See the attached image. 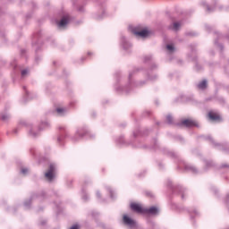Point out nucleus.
Returning <instances> with one entry per match:
<instances>
[{
    "mask_svg": "<svg viewBox=\"0 0 229 229\" xmlns=\"http://www.w3.org/2000/svg\"><path fill=\"white\" fill-rule=\"evenodd\" d=\"M207 8H208V11L210 12V8L208 6H207Z\"/></svg>",
    "mask_w": 229,
    "mask_h": 229,
    "instance_id": "26",
    "label": "nucleus"
},
{
    "mask_svg": "<svg viewBox=\"0 0 229 229\" xmlns=\"http://www.w3.org/2000/svg\"><path fill=\"white\" fill-rule=\"evenodd\" d=\"M97 196L99 198V191L97 192Z\"/></svg>",
    "mask_w": 229,
    "mask_h": 229,
    "instance_id": "25",
    "label": "nucleus"
},
{
    "mask_svg": "<svg viewBox=\"0 0 229 229\" xmlns=\"http://www.w3.org/2000/svg\"><path fill=\"white\" fill-rule=\"evenodd\" d=\"M208 117L211 121H221V115H219L217 113L209 112Z\"/></svg>",
    "mask_w": 229,
    "mask_h": 229,
    "instance_id": "9",
    "label": "nucleus"
},
{
    "mask_svg": "<svg viewBox=\"0 0 229 229\" xmlns=\"http://www.w3.org/2000/svg\"><path fill=\"white\" fill-rule=\"evenodd\" d=\"M180 28H182V23L181 22H174L171 26H170V30H172V31H178V30H180Z\"/></svg>",
    "mask_w": 229,
    "mask_h": 229,
    "instance_id": "12",
    "label": "nucleus"
},
{
    "mask_svg": "<svg viewBox=\"0 0 229 229\" xmlns=\"http://www.w3.org/2000/svg\"><path fill=\"white\" fill-rule=\"evenodd\" d=\"M25 207H28V203L27 202H25Z\"/></svg>",
    "mask_w": 229,
    "mask_h": 229,
    "instance_id": "28",
    "label": "nucleus"
},
{
    "mask_svg": "<svg viewBox=\"0 0 229 229\" xmlns=\"http://www.w3.org/2000/svg\"><path fill=\"white\" fill-rule=\"evenodd\" d=\"M109 192H110V194H111V198H112V191H111V190H109Z\"/></svg>",
    "mask_w": 229,
    "mask_h": 229,
    "instance_id": "27",
    "label": "nucleus"
},
{
    "mask_svg": "<svg viewBox=\"0 0 229 229\" xmlns=\"http://www.w3.org/2000/svg\"><path fill=\"white\" fill-rule=\"evenodd\" d=\"M56 171V165L55 164H50L48 171L45 174V177L48 182H53L55 180Z\"/></svg>",
    "mask_w": 229,
    "mask_h": 229,
    "instance_id": "2",
    "label": "nucleus"
},
{
    "mask_svg": "<svg viewBox=\"0 0 229 229\" xmlns=\"http://www.w3.org/2000/svg\"><path fill=\"white\" fill-rule=\"evenodd\" d=\"M63 139H64L63 137H59V138L57 139L58 142H62Z\"/></svg>",
    "mask_w": 229,
    "mask_h": 229,
    "instance_id": "23",
    "label": "nucleus"
},
{
    "mask_svg": "<svg viewBox=\"0 0 229 229\" xmlns=\"http://www.w3.org/2000/svg\"><path fill=\"white\" fill-rule=\"evenodd\" d=\"M56 112L59 115H64V114H65V112H67V109L64 108V107H58V108H56Z\"/></svg>",
    "mask_w": 229,
    "mask_h": 229,
    "instance_id": "15",
    "label": "nucleus"
},
{
    "mask_svg": "<svg viewBox=\"0 0 229 229\" xmlns=\"http://www.w3.org/2000/svg\"><path fill=\"white\" fill-rule=\"evenodd\" d=\"M182 124L183 126H188V127L196 126V121L191 120V119H186V120H183V121L182 122Z\"/></svg>",
    "mask_w": 229,
    "mask_h": 229,
    "instance_id": "10",
    "label": "nucleus"
},
{
    "mask_svg": "<svg viewBox=\"0 0 229 229\" xmlns=\"http://www.w3.org/2000/svg\"><path fill=\"white\" fill-rule=\"evenodd\" d=\"M131 208L133 212H137V214H146V208L142 207L141 204L131 203Z\"/></svg>",
    "mask_w": 229,
    "mask_h": 229,
    "instance_id": "3",
    "label": "nucleus"
},
{
    "mask_svg": "<svg viewBox=\"0 0 229 229\" xmlns=\"http://www.w3.org/2000/svg\"><path fill=\"white\" fill-rule=\"evenodd\" d=\"M83 199H87V195L82 196Z\"/></svg>",
    "mask_w": 229,
    "mask_h": 229,
    "instance_id": "24",
    "label": "nucleus"
},
{
    "mask_svg": "<svg viewBox=\"0 0 229 229\" xmlns=\"http://www.w3.org/2000/svg\"><path fill=\"white\" fill-rule=\"evenodd\" d=\"M121 42H122V47L125 51H128V49L131 47V44L130 43V41L126 40V38L123 37L121 39Z\"/></svg>",
    "mask_w": 229,
    "mask_h": 229,
    "instance_id": "8",
    "label": "nucleus"
},
{
    "mask_svg": "<svg viewBox=\"0 0 229 229\" xmlns=\"http://www.w3.org/2000/svg\"><path fill=\"white\" fill-rule=\"evenodd\" d=\"M145 214H151L152 216H157V214H158V208L155 207L146 208Z\"/></svg>",
    "mask_w": 229,
    "mask_h": 229,
    "instance_id": "11",
    "label": "nucleus"
},
{
    "mask_svg": "<svg viewBox=\"0 0 229 229\" xmlns=\"http://www.w3.org/2000/svg\"><path fill=\"white\" fill-rule=\"evenodd\" d=\"M83 135H85V132L83 131V130L80 129L76 131L74 140H80V139H81V137H83Z\"/></svg>",
    "mask_w": 229,
    "mask_h": 229,
    "instance_id": "13",
    "label": "nucleus"
},
{
    "mask_svg": "<svg viewBox=\"0 0 229 229\" xmlns=\"http://www.w3.org/2000/svg\"><path fill=\"white\" fill-rule=\"evenodd\" d=\"M26 74H28V70H22V71H21V76H22V78H24V76H26Z\"/></svg>",
    "mask_w": 229,
    "mask_h": 229,
    "instance_id": "20",
    "label": "nucleus"
},
{
    "mask_svg": "<svg viewBox=\"0 0 229 229\" xmlns=\"http://www.w3.org/2000/svg\"><path fill=\"white\" fill-rule=\"evenodd\" d=\"M69 24V15L64 16L59 22H57L58 28H65V25Z\"/></svg>",
    "mask_w": 229,
    "mask_h": 229,
    "instance_id": "7",
    "label": "nucleus"
},
{
    "mask_svg": "<svg viewBox=\"0 0 229 229\" xmlns=\"http://www.w3.org/2000/svg\"><path fill=\"white\" fill-rule=\"evenodd\" d=\"M123 221L124 225L129 226V228H135V226H137V222H135V220L131 219L127 215L123 216Z\"/></svg>",
    "mask_w": 229,
    "mask_h": 229,
    "instance_id": "5",
    "label": "nucleus"
},
{
    "mask_svg": "<svg viewBox=\"0 0 229 229\" xmlns=\"http://www.w3.org/2000/svg\"><path fill=\"white\" fill-rule=\"evenodd\" d=\"M166 49H167V51H169V53H174V45H173V44L167 45Z\"/></svg>",
    "mask_w": 229,
    "mask_h": 229,
    "instance_id": "16",
    "label": "nucleus"
},
{
    "mask_svg": "<svg viewBox=\"0 0 229 229\" xmlns=\"http://www.w3.org/2000/svg\"><path fill=\"white\" fill-rule=\"evenodd\" d=\"M46 128H49V123L47 122L42 123L38 130H37L35 127H32L29 131V134L30 135V137H38V133H40V131L46 130Z\"/></svg>",
    "mask_w": 229,
    "mask_h": 229,
    "instance_id": "1",
    "label": "nucleus"
},
{
    "mask_svg": "<svg viewBox=\"0 0 229 229\" xmlns=\"http://www.w3.org/2000/svg\"><path fill=\"white\" fill-rule=\"evenodd\" d=\"M10 114L5 113L4 114H2V121H8V119H10Z\"/></svg>",
    "mask_w": 229,
    "mask_h": 229,
    "instance_id": "17",
    "label": "nucleus"
},
{
    "mask_svg": "<svg viewBox=\"0 0 229 229\" xmlns=\"http://www.w3.org/2000/svg\"><path fill=\"white\" fill-rule=\"evenodd\" d=\"M191 171H192L193 173H196V172H197V170H196V168H195L194 166H191Z\"/></svg>",
    "mask_w": 229,
    "mask_h": 229,
    "instance_id": "22",
    "label": "nucleus"
},
{
    "mask_svg": "<svg viewBox=\"0 0 229 229\" xmlns=\"http://www.w3.org/2000/svg\"><path fill=\"white\" fill-rule=\"evenodd\" d=\"M166 121L169 124H171L173 123V116L171 115H167L166 116Z\"/></svg>",
    "mask_w": 229,
    "mask_h": 229,
    "instance_id": "19",
    "label": "nucleus"
},
{
    "mask_svg": "<svg viewBox=\"0 0 229 229\" xmlns=\"http://www.w3.org/2000/svg\"><path fill=\"white\" fill-rule=\"evenodd\" d=\"M198 87H199V89L200 90H205V89H207V81L204 80V81H202L201 82H199V83L198 84Z\"/></svg>",
    "mask_w": 229,
    "mask_h": 229,
    "instance_id": "14",
    "label": "nucleus"
},
{
    "mask_svg": "<svg viewBox=\"0 0 229 229\" xmlns=\"http://www.w3.org/2000/svg\"><path fill=\"white\" fill-rule=\"evenodd\" d=\"M21 174L26 176V174H28L30 173V170L26 167H23V168H21Z\"/></svg>",
    "mask_w": 229,
    "mask_h": 229,
    "instance_id": "18",
    "label": "nucleus"
},
{
    "mask_svg": "<svg viewBox=\"0 0 229 229\" xmlns=\"http://www.w3.org/2000/svg\"><path fill=\"white\" fill-rule=\"evenodd\" d=\"M123 221L124 225L129 226V228H135V226H137V222H135V220L131 219L127 215L123 216Z\"/></svg>",
    "mask_w": 229,
    "mask_h": 229,
    "instance_id": "4",
    "label": "nucleus"
},
{
    "mask_svg": "<svg viewBox=\"0 0 229 229\" xmlns=\"http://www.w3.org/2000/svg\"><path fill=\"white\" fill-rule=\"evenodd\" d=\"M70 229H80V226L78 225H74Z\"/></svg>",
    "mask_w": 229,
    "mask_h": 229,
    "instance_id": "21",
    "label": "nucleus"
},
{
    "mask_svg": "<svg viewBox=\"0 0 229 229\" xmlns=\"http://www.w3.org/2000/svg\"><path fill=\"white\" fill-rule=\"evenodd\" d=\"M134 35H136V37H140L141 38H146L148 35H151V31L148 28H145L142 30L134 32Z\"/></svg>",
    "mask_w": 229,
    "mask_h": 229,
    "instance_id": "6",
    "label": "nucleus"
}]
</instances>
